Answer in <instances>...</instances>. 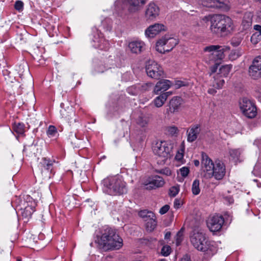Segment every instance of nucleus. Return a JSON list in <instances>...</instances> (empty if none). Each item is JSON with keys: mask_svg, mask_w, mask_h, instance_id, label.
<instances>
[{"mask_svg": "<svg viewBox=\"0 0 261 261\" xmlns=\"http://www.w3.org/2000/svg\"><path fill=\"white\" fill-rule=\"evenodd\" d=\"M95 243L104 251L118 250L123 246V240L113 228L106 226L97 236Z\"/></svg>", "mask_w": 261, "mask_h": 261, "instance_id": "f257e3e1", "label": "nucleus"}, {"mask_svg": "<svg viewBox=\"0 0 261 261\" xmlns=\"http://www.w3.org/2000/svg\"><path fill=\"white\" fill-rule=\"evenodd\" d=\"M178 43V41L176 39L168 35H165L157 41L155 49L160 53L165 54L172 50Z\"/></svg>", "mask_w": 261, "mask_h": 261, "instance_id": "0eeeda50", "label": "nucleus"}, {"mask_svg": "<svg viewBox=\"0 0 261 261\" xmlns=\"http://www.w3.org/2000/svg\"><path fill=\"white\" fill-rule=\"evenodd\" d=\"M249 74L251 78L253 79H257L261 76V70L250 65L249 68Z\"/></svg>", "mask_w": 261, "mask_h": 261, "instance_id": "cd10ccee", "label": "nucleus"}, {"mask_svg": "<svg viewBox=\"0 0 261 261\" xmlns=\"http://www.w3.org/2000/svg\"><path fill=\"white\" fill-rule=\"evenodd\" d=\"M253 29L259 33V35H261V25L258 24L254 25Z\"/></svg>", "mask_w": 261, "mask_h": 261, "instance_id": "603ef678", "label": "nucleus"}, {"mask_svg": "<svg viewBox=\"0 0 261 261\" xmlns=\"http://www.w3.org/2000/svg\"><path fill=\"white\" fill-rule=\"evenodd\" d=\"M184 156V154L182 153H180L179 152H178L176 154L175 159L177 161H181Z\"/></svg>", "mask_w": 261, "mask_h": 261, "instance_id": "3c124183", "label": "nucleus"}, {"mask_svg": "<svg viewBox=\"0 0 261 261\" xmlns=\"http://www.w3.org/2000/svg\"><path fill=\"white\" fill-rule=\"evenodd\" d=\"M231 69V66L226 65L221 66L219 70V72L217 75L222 77H226L229 73Z\"/></svg>", "mask_w": 261, "mask_h": 261, "instance_id": "bb28decb", "label": "nucleus"}, {"mask_svg": "<svg viewBox=\"0 0 261 261\" xmlns=\"http://www.w3.org/2000/svg\"><path fill=\"white\" fill-rule=\"evenodd\" d=\"M103 192L112 196L121 195L126 193V183L119 176H109L101 182Z\"/></svg>", "mask_w": 261, "mask_h": 261, "instance_id": "20e7f679", "label": "nucleus"}, {"mask_svg": "<svg viewBox=\"0 0 261 261\" xmlns=\"http://www.w3.org/2000/svg\"><path fill=\"white\" fill-rule=\"evenodd\" d=\"M170 206L168 205H165L160 210V213L163 215L166 213L169 210Z\"/></svg>", "mask_w": 261, "mask_h": 261, "instance_id": "a18cd8bd", "label": "nucleus"}, {"mask_svg": "<svg viewBox=\"0 0 261 261\" xmlns=\"http://www.w3.org/2000/svg\"><path fill=\"white\" fill-rule=\"evenodd\" d=\"M94 42H96V40H94ZM97 42L99 43L98 47L101 49L107 50L109 47V43L107 41L105 40L103 38L99 39V40H97Z\"/></svg>", "mask_w": 261, "mask_h": 261, "instance_id": "f704fd0d", "label": "nucleus"}, {"mask_svg": "<svg viewBox=\"0 0 261 261\" xmlns=\"http://www.w3.org/2000/svg\"><path fill=\"white\" fill-rule=\"evenodd\" d=\"M171 86V82L169 80H163L158 82L155 85L153 93L158 95L160 93L165 92Z\"/></svg>", "mask_w": 261, "mask_h": 261, "instance_id": "a211bd4d", "label": "nucleus"}, {"mask_svg": "<svg viewBox=\"0 0 261 261\" xmlns=\"http://www.w3.org/2000/svg\"><path fill=\"white\" fill-rule=\"evenodd\" d=\"M252 24V16L251 14H245L242 21V24L244 28L247 29L249 28Z\"/></svg>", "mask_w": 261, "mask_h": 261, "instance_id": "c756f323", "label": "nucleus"}, {"mask_svg": "<svg viewBox=\"0 0 261 261\" xmlns=\"http://www.w3.org/2000/svg\"><path fill=\"white\" fill-rule=\"evenodd\" d=\"M146 228L148 231H151L155 228L156 222L155 221V216L149 217L148 219H145Z\"/></svg>", "mask_w": 261, "mask_h": 261, "instance_id": "a878e982", "label": "nucleus"}, {"mask_svg": "<svg viewBox=\"0 0 261 261\" xmlns=\"http://www.w3.org/2000/svg\"><path fill=\"white\" fill-rule=\"evenodd\" d=\"M166 174L167 175H170L171 174V171L170 170L167 171Z\"/></svg>", "mask_w": 261, "mask_h": 261, "instance_id": "680f3d73", "label": "nucleus"}, {"mask_svg": "<svg viewBox=\"0 0 261 261\" xmlns=\"http://www.w3.org/2000/svg\"><path fill=\"white\" fill-rule=\"evenodd\" d=\"M46 134L49 137H55L57 134V129L55 126L53 125H49Z\"/></svg>", "mask_w": 261, "mask_h": 261, "instance_id": "e433bc0d", "label": "nucleus"}, {"mask_svg": "<svg viewBox=\"0 0 261 261\" xmlns=\"http://www.w3.org/2000/svg\"><path fill=\"white\" fill-rule=\"evenodd\" d=\"M15 9L19 11H22L23 7V3L20 1H17L14 5Z\"/></svg>", "mask_w": 261, "mask_h": 261, "instance_id": "37998d69", "label": "nucleus"}, {"mask_svg": "<svg viewBox=\"0 0 261 261\" xmlns=\"http://www.w3.org/2000/svg\"><path fill=\"white\" fill-rule=\"evenodd\" d=\"M253 67L261 70V56L256 57L251 65Z\"/></svg>", "mask_w": 261, "mask_h": 261, "instance_id": "c9c22d12", "label": "nucleus"}, {"mask_svg": "<svg viewBox=\"0 0 261 261\" xmlns=\"http://www.w3.org/2000/svg\"><path fill=\"white\" fill-rule=\"evenodd\" d=\"M55 161L46 158H43L39 162L38 168L42 174L44 172L48 173L51 171Z\"/></svg>", "mask_w": 261, "mask_h": 261, "instance_id": "f3484780", "label": "nucleus"}, {"mask_svg": "<svg viewBox=\"0 0 261 261\" xmlns=\"http://www.w3.org/2000/svg\"><path fill=\"white\" fill-rule=\"evenodd\" d=\"M139 215L140 217L143 218L144 221L145 219H148L149 217H154V214L151 211L147 210L141 211L139 212Z\"/></svg>", "mask_w": 261, "mask_h": 261, "instance_id": "72a5a7b5", "label": "nucleus"}, {"mask_svg": "<svg viewBox=\"0 0 261 261\" xmlns=\"http://www.w3.org/2000/svg\"><path fill=\"white\" fill-rule=\"evenodd\" d=\"M211 30L215 34L230 33L233 29L231 19L225 15H214L211 17Z\"/></svg>", "mask_w": 261, "mask_h": 261, "instance_id": "39448f33", "label": "nucleus"}, {"mask_svg": "<svg viewBox=\"0 0 261 261\" xmlns=\"http://www.w3.org/2000/svg\"><path fill=\"white\" fill-rule=\"evenodd\" d=\"M70 110H71V113H70L71 114H70V115L71 114H73L72 110L71 109Z\"/></svg>", "mask_w": 261, "mask_h": 261, "instance_id": "0e129e2a", "label": "nucleus"}, {"mask_svg": "<svg viewBox=\"0 0 261 261\" xmlns=\"http://www.w3.org/2000/svg\"><path fill=\"white\" fill-rule=\"evenodd\" d=\"M164 183L162 177L159 176H155L148 183L145 184V187L146 189L150 190L156 188L162 187L164 185Z\"/></svg>", "mask_w": 261, "mask_h": 261, "instance_id": "aec40b11", "label": "nucleus"}, {"mask_svg": "<svg viewBox=\"0 0 261 261\" xmlns=\"http://www.w3.org/2000/svg\"><path fill=\"white\" fill-rule=\"evenodd\" d=\"M167 130L168 133L172 136L177 135L179 132L178 128L175 126L168 127Z\"/></svg>", "mask_w": 261, "mask_h": 261, "instance_id": "58836bf2", "label": "nucleus"}, {"mask_svg": "<svg viewBox=\"0 0 261 261\" xmlns=\"http://www.w3.org/2000/svg\"><path fill=\"white\" fill-rule=\"evenodd\" d=\"M240 107L244 115L249 118H253L257 114L256 107L247 98L242 99L240 102Z\"/></svg>", "mask_w": 261, "mask_h": 261, "instance_id": "1a4fd4ad", "label": "nucleus"}, {"mask_svg": "<svg viewBox=\"0 0 261 261\" xmlns=\"http://www.w3.org/2000/svg\"><path fill=\"white\" fill-rule=\"evenodd\" d=\"M163 94H166L167 99L168 96L171 94V93L170 92H164Z\"/></svg>", "mask_w": 261, "mask_h": 261, "instance_id": "052dcab7", "label": "nucleus"}, {"mask_svg": "<svg viewBox=\"0 0 261 261\" xmlns=\"http://www.w3.org/2000/svg\"><path fill=\"white\" fill-rule=\"evenodd\" d=\"M110 68L111 67H108V65L106 66L102 63H97L94 65L93 73H101Z\"/></svg>", "mask_w": 261, "mask_h": 261, "instance_id": "c85d7f7f", "label": "nucleus"}, {"mask_svg": "<svg viewBox=\"0 0 261 261\" xmlns=\"http://www.w3.org/2000/svg\"><path fill=\"white\" fill-rule=\"evenodd\" d=\"M146 72L149 77L158 80L163 77L164 71L162 67L154 61L149 60L146 64Z\"/></svg>", "mask_w": 261, "mask_h": 261, "instance_id": "6e6552de", "label": "nucleus"}, {"mask_svg": "<svg viewBox=\"0 0 261 261\" xmlns=\"http://www.w3.org/2000/svg\"><path fill=\"white\" fill-rule=\"evenodd\" d=\"M213 77L214 81L211 84V86L218 89H221L224 84V80L221 79V77L219 76V75H216Z\"/></svg>", "mask_w": 261, "mask_h": 261, "instance_id": "393cba45", "label": "nucleus"}, {"mask_svg": "<svg viewBox=\"0 0 261 261\" xmlns=\"http://www.w3.org/2000/svg\"><path fill=\"white\" fill-rule=\"evenodd\" d=\"M181 261H191V260L188 257L186 256L181 258Z\"/></svg>", "mask_w": 261, "mask_h": 261, "instance_id": "13d9d810", "label": "nucleus"}, {"mask_svg": "<svg viewBox=\"0 0 261 261\" xmlns=\"http://www.w3.org/2000/svg\"><path fill=\"white\" fill-rule=\"evenodd\" d=\"M160 13V9L158 6L153 3H149L146 8L145 11V17L148 20H153Z\"/></svg>", "mask_w": 261, "mask_h": 261, "instance_id": "4468645a", "label": "nucleus"}, {"mask_svg": "<svg viewBox=\"0 0 261 261\" xmlns=\"http://www.w3.org/2000/svg\"><path fill=\"white\" fill-rule=\"evenodd\" d=\"M177 172L178 175V181L182 182L184 178L188 176L190 173V169L188 167L184 166L180 168Z\"/></svg>", "mask_w": 261, "mask_h": 261, "instance_id": "5701e85b", "label": "nucleus"}, {"mask_svg": "<svg viewBox=\"0 0 261 261\" xmlns=\"http://www.w3.org/2000/svg\"><path fill=\"white\" fill-rule=\"evenodd\" d=\"M226 49H229V47L214 45L206 46L204 48L203 51L208 53L207 55L209 57L207 62L209 63H215V65L212 68V72L216 71L219 61L224 58V52Z\"/></svg>", "mask_w": 261, "mask_h": 261, "instance_id": "423d86ee", "label": "nucleus"}, {"mask_svg": "<svg viewBox=\"0 0 261 261\" xmlns=\"http://www.w3.org/2000/svg\"><path fill=\"white\" fill-rule=\"evenodd\" d=\"M147 0H127L128 11L134 13L140 11L146 4Z\"/></svg>", "mask_w": 261, "mask_h": 261, "instance_id": "dca6fc26", "label": "nucleus"}, {"mask_svg": "<svg viewBox=\"0 0 261 261\" xmlns=\"http://www.w3.org/2000/svg\"><path fill=\"white\" fill-rule=\"evenodd\" d=\"M224 199L225 200V201L227 203H228V204H231L232 203H233V199L232 198V197L231 196H226V197H224Z\"/></svg>", "mask_w": 261, "mask_h": 261, "instance_id": "09e8293b", "label": "nucleus"}, {"mask_svg": "<svg viewBox=\"0 0 261 261\" xmlns=\"http://www.w3.org/2000/svg\"><path fill=\"white\" fill-rule=\"evenodd\" d=\"M65 111V110L64 109L61 110V111H60L61 114H62L63 117H64L65 118H68L69 119V118H68V117L70 116V115H65L64 114Z\"/></svg>", "mask_w": 261, "mask_h": 261, "instance_id": "5fc2aeb1", "label": "nucleus"}, {"mask_svg": "<svg viewBox=\"0 0 261 261\" xmlns=\"http://www.w3.org/2000/svg\"><path fill=\"white\" fill-rule=\"evenodd\" d=\"M256 36V35L255 34H254L251 37V41L253 42L254 43H256L255 42H253V38L254 37Z\"/></svg>", "mask_w": 261, "mask_h": 261, "instance_id": "bf43d9fd", "label": "nucleus"}, {"mask_svg": "<svg viewBox=\"0 0 261 261\" xmlns=\"http://www.w3.org/2000/svg\"><path fill=\"white\" fill-rule=\"evenodd\" d=\"M179 188L178 187L173 186L169 189V195L171 197H175L179 192Z\"/></svg>", "mask_w": 261, "mask_h": 261, "instance_id": "79ce46f5", "label": "nucleus"}, {"mask_svg": "<svg viewBox=\"0 0 261 261\" xmlns=\"http://www.w3.org/2000/svg\"><path fill=\"white\" fill-rule=\"evenodd\" d=\"M198 3L204 7L217 8L222 11H228L230 8L229 2L227 0H198Z\"/></svg>", "mask_w": 261, "mask_h": 261, "instance_id": "9d476101", "label": "nucleus"}, {"mask_svg": "<svg viewBox=\"0 0 261 261\" xmlns=\"http://www.w3.org/2000/svg\"><path fill=\"white\" fill-rule=\"evenodd\" d=\"M152 149L155 155L164 159L168 158L171 150V148L165 141L156 142L153 145Z\"/></svg>", "mask_w": 261, "mask_h": 261, "instance_id": "9b49d317", "label": "nucleus"}, {"mask_svg": "<svg viewBox=\"0 0 261 261\" xmlns=\"http://www.w3.org/2000/svg\"><path fill=\"white\" fill-rule=\"evenodd\" d=\"M166 100V94H161L153 99V103L156 108H160L164 105Z\"/></svg>", "mask_w": 261, "mask_h": 261, "instance_id": "b1692460", "label": "nucleus"}, {"mask_svg": "<svg viewBox=\"0 0 261 261\" xmlns=\"http://www.w3.org/2000/svg\"><path fill=\"white\" fill-rule=\"evenodd\" d=\"M200 125L199 124L192 125L187 131V141L189 142H193L195 141L200 132Z\"/></svg>", "mask_w": 261, "mask_h": 261, "instance_id": "6ab92c4d", "label": "nucleus"}, {"mask_svg": "<svg viewBox=\"0 0 261 261\" xmlns=\"http://www.w3.org/2000/svg\"><path fill=\"white\" fill-rule=\"evenodd\" d=\"M171 250V247L169 246H164L161 250V254L164 256H167L170 254Z\"/></svg>", "mask_w": 261, "mask_h": 261, "instance_id": "a19ab883", "label": "nucleus"}, {"mask_svg": "<svg viewBox=\"0 0 261 261\" xmlns=\"http://www.w3.org/2000/svg\"><path fill=\"white\" fill-rule=\"evenodd\" d=\"M145 44L142 41L136 40L130 42L128 44V48L132 53L139 54L141 53Z\"/></svg>", "mask_w": 261, "mask_h": 261, "instance_id": "412c9836", "label": "nucleus"}, {"mask_svg": "<svg viewBox=\"0 0 261 261\" xmlns=\"http://www.w3.org/2000/svg\"><path fill=\"white\" fill-rule=\"evenodd\" d=\"M202 176L206 179L214 177L217 180L223 179L225 175L226 169L224 163L220 160L214 162L205 153L202 154Z\"/></svg>", "mask_w": 261, "mask_h": 261, "instance_id": "f03ea898", "label": "nucleus"}, {"mask_svg": "<svg viewBox=\"0 0 261 261\" xmlns=\"http://www.w3.org/2000/svg\"><path fill=\"white\" fill-rule=\"evenodd\" d=\"M35 205L36 204L34 203L31 205L28 204L24 208H21L22 216L25 218H30L35 211Z\"/></svg>", "mask_w": 261, "mask_h": 261, "instance_id": "4be33fe9", "label": "nucleus"}, {"mask_svg": "<svg viewBox=\"0 0 261 261\" xmlns=\"http://www.w3.org/2000/svg\"><path fill=\"white\" fill-rule=\"evenodd\" d=\"M111 62L110 63V65H113V61L112 59H111Z\"/></svg>", "mask_w": 261, "mask_h": 261, "instance_id": "e2e57ef3", "label": "nucleus"}, {"mask_svg": "<svg viewBox=\"0 0 261 261\" xmlns=\"http://www.w3.org/2000/svg\"><path fill=\"white\" fill-rule=\"evenodd\" d=\"M192 193L197 195L199 194L200 192V188H199V180L198 179H195L194 180L192 186Z\"/></svg>", "mask_w": 261, "mask_h": 261, "instance_id": "2f4dec72", "label": "nucleus"}, {"mask_svg": "<svg viewBox=\"0 0 261 261\" xmlns=\"http://www.w3.org/2000/svg\"><path fill=\"white\" fill-rule=\"evenodd\" d=\"M216 88H209L208 91H207V92L210 94H212V95H214L217 92V91L215 89Z\"/></svg>", "mask_w": 261, "mask_h": 261, "instance_id": "864d4df0", "label": "nucleus"}, {"mask_svg": "<svg viewBox=\"0 0 261 261\" xmlns=\"http://www.w3.org/2000/svg\"><path fill=\"white\" fill-rule=\"evenodd\" d=\"M187 84L186 83V82L180 81H178L176 82L175 85V87L176 88H179L181 87L186 86H187Z\"/></svg>", "mask_w": 261, "mask_h": 261, "instance_id": "49530a36", "label": "nucleus"}, {"mask_svg": "<svg viewBox=\"0 0 261 261\" xmlns=\"http://www.w3.org/2000/svg\"><path fill=\"white\" fill-rule=\"evenodd\" d=\"M199 161L197 160H195L194 161V164L195 166L197 167L199 165Z\"/></svg>", "mask_w": 261, "mask_h": 261, "instance_id": "4d7b16f0", "label": "nucleus"}, {"mask_svg": "<svg viewBox=\"0 0 261 261\" xmlns=\"http://www.w3.org/2000/svg\"><path fill=\"white\" fill-rule=\"evenodd\" d=\"M190 241L195 249L204 252L207 257H212L217 251L216 243L207 239L205 234L201 231H193L190 237Z\"/></svg>", "mask_w": 261, "mask_h": 261, "instance_id": "7ed1b4c3", "label": "nucleus"}, {"mask_svg": "<svg viewBox=\"0 0 261 261\" xmlns=\"http://www.w3.org/2000/svg\"><path fill=\"white\" fill-rule=\"evenodd\" d=\"M159 261H166L165 259H162L160 260Z\"/></svg>", "mask_w": 261, "mask_h": 261, "instance_id": "69168bd1", "label": "nucleus"}, {"mask_svg": "<svg viewBox=\"0 0 261 261\" xmlns=\"http://www.w3.org/2000/svg\"><path fill=\"white\" fill-rule=\"evenodd\" d=\"M242 153L240 149H230L229 151L230 156L235 160H239V158Z\"/></svg>", "mask_w": 261, "mask_h": 261, "instance_id": "7c9ffc66", "label": "nucleus"}, {"mask_svg": "<svg viewBox=\"0 0 261 261\" xmlns=\"http://www.w3.org/2000/svg\"><path fill=\"white\" fill-rule=\"evenodd\" d=\"M152 84L150 83H146L143 85H142V90L145 91H148L149 90L150 88L152 87Z\"/></svg>", "mask_w": 261, "mask_h": 261, "instance_id": "de8ad7c7", "label": "nucleus"}, {"mask_svg": "<svg viewBox=\"0 0 261 261\" xmlns=\"http://www.w3.org/2000/svg\"><path fill=\"white\" fill-rule=\"evenodd\" d=\"M180 206V200L178 199H175L174 201V207L175 208H178Z\"/></svg>", "mask_w": 261, "mask_h": 261, "instance_id": "8fccbe9b", "label": "nucleus"}, {"mask_svg": "<svg viewBox=\"0 0 261 261\" xmlns=\"http://www.w3.org/2000/svg\"><path fill=\"white\" fill-rule=\"evenodd\" d=\"M242 38L241 37L236 36L232 38L231 44L234 47L239 46L241 43Z\"/></svg>", "mask_w": 261, "mask_h": 261, "instance_id": "ea45409f", "label": "nucleus"}, {"mask_svg": "<svg viewBox=\"0 0 261 261\" xmlns=\"http://www.w3.org/2000/svg\"><path fill=\"white\" fill-rule=\"evenodd\" d=\"M14 130L17 133L22 134L24 132V126L22 123H18L14 126Z\"/></svg>", "mask_w": 261, "mask_h": 261, "instance_id": "4c0bfd02", "label": "nucleus"}, {"mask_svg": "<svg viewBox=\"0 0 261 261\" xmlns=\"http://www.w3.org/2000/svg\"><path fill=\"white\" fill-rule=\"evenodd\" d=\"M166 30V27L162 23H156L148 27L145 32L147 38H154L162 31Z\"/></svg>", "mask_w": 261, "mask_h": 261, "instance_id": "ddd939ff", "label": "nucleus"}, {"mask_svg": "<svg viewBox=\"0 0 261 261\" xmlns=\"http://www.w3.org/2000/svg\"><path fill=\"white\" fill-rule=\"evenodd\" d=\"M182 99L180 97L174 96L171 98L169 103V109L166 110V114H173L178 111L182 103Z\"/></svg>", "mask_w": 261, "mask_h": 261, "instance_id": "2eb2a0df", "label": "nucleus"}, {"mask_svg": "<svg viewBox=\"0 0 261 261\" xmlns=\"http://www.w3.org/2000/svg\"><path fill=\"white\" fill-rule=\"evenodd\" d=\"M224 223V220L222 216L215 215L208 220L207 226L211 231L216 232L220 230Z\"/></svg>", "mask_w": 261, "mask_h": 261, "instance_id": "f8f14e48", "label": "nucleus"}, {"mask_svg": "<svg viewBox=\"0 0 261 261\" xmlns=\"http://www.w3.org/2000/svg\"><path fill=\"white\" fill-rule=\"evenodd\" d=\"M149 121L148 118L146 116H139L137 119V124L142 127H145L147 126Z\"/></svg>", "mask_w": 261, "mask_h": 261, "instance_id": "473e14b6", "label": "nucleus"}, {"mask_svg": "<svg viewBox=\"0 0 261 261\" xmlns=\"http://www.w3.org/2000/svg\"><path fill=\"white\" fill-rule=\"evenodd\" d=\"M170 236H171V232H169V231H168L167 232H166L165 234V239H169L170 238Z\"/></svg>", "mask_w": 261, "mask_h": 261, "instance_id": "6e6d98bb", "label": "nucleus"}, {"mask_svg": "<svg viewBox=\"0 0 261 261\" xmlns=\"http://www.w3.org/2000/svg\"><path fill=\"white\" fill-rule=\"evenodd\" d=\"M182 233L180 231H178L176 234V246H178L180 245V243L182 241Z\"/></svg>", "mask_w": 261, "mask_h": 261, "instance_id": "c03bdc74", "label": "nucleus"}]
</instances>
